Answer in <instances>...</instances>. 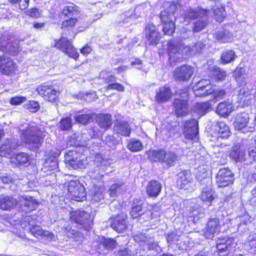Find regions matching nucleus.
<instances>
[{
	"label": "nucleus",
	"instance_id": "5",
	"mask_svg": "<svg viewBox=\"0 0 256 256\" xmlns=\"http://www.w3.org/2000/svg\"><path fill=\"white\" fill-rule=\"evenodd\" d=\"M147 153L150 160L160 162L168 168L174 166L178 160V156L176 154L162 149L148 150Z\"/></svg>",
	"mask_w": 256,
	"mask_h": 256
},
{
	"label": "nucleus",
	"instance_id": "38",
	"mask_svg": "<svg viewBox=\"0 0 256 256\" xmlns=\"http://www.w3.org/2000/svg\"><path fill=\"white\" fill-rule=\"evenodd\" d=\"M210 108L211 104L208 102L196 103L194 106V111L200 116L205 114Z\"/></svg>",
	"mask_w": 256,
	"mask_h": 256
},
{
	"label": "nucleus",
	"instance_id": "53",
	"mask_svg": "<svg viewBox=\"0 0 256 256\" xmlns=\"http://www.w3.org/2000/svg\"><path fill=\"white\" fill-rule=\"evenodd\" d=\"M64 232L66 234L68 238H75L78 235V232L74 229H72L70 226L64 228Z\"/></svg>",
	"mask_w": 256,
	"mask_h": 256
},
{
	"label": "nucleus",
	"instance_id": "46",
	"mask_svg": "<svg viewBox=\"0 0 256 256\" xmlns=\"http://www.w3.org/2000/svg\"><path fill=\"white\" fill-rule=\"evenodd\" d=\"M210 70L214 72V75L219 81H222L225 80L227 74L225 70H221L216 66H211Z\"/></svg>",
	"mask_w": 256,
	"mask_h": 256
},
{
	"label": "nucleus",
	"instance_id": "37",
	"mask_svg": "<svg viewBox=\"0 0 256 256\" xmlns=\"http://www.w3.org/2000/svg\"><path fill=\"white\" fill-rule=\"evenodd\" d=\"M142 200L138 199L133 201L130 211V214L133 218H136L142 214Z\"/></svg>",
	"mask_w": 256,
	"mask_h": 256
},
{
	"label": "nucleus",
	"instance_id": "1",
	"mask_svg": "<svg viewBox=\"0 0 256 256\" xmlns=\"http://www.w3.org/2000/svg\"><path fill=\"white\" fill-rule=\"evenodd\" d=\"M20 40L8 36L0 38V72L4 74H13L16 68V63L4 54L14 56L18 54L20 49Z\"/></svg>",
	"mask_w": 256,
	"mask_h": 256
},
{
	"label": "nucleus",
	"instance_id": "61",
	"mask_svg": "<svg viewBox=\"0 0 256 256\" xmlns=\"http://www.w3.org/2000/svg\"><path fill=\"white\" fill-rule=\"evenodd\" d=\"M250 156L255 158L256 157V140L252 142L250 146L248 148Z\"/></svg>",
	"mask_w": 256,
	"mask_h": 256
},
{
	"label": "nucleus",
	"instance_id": "17",
	"mask_svg": "<svg viewBox=\"0 0 256 256\" xmlns=\"http://www.w3.org/2000/svg\"><path fill=\"white\" fill-rule=\"evenodd\" d=\"M194 73L193 68L188 65L176 68L174 71V78L176 81L184 82L190 80Z\"/></svg>",
	"mask_w": 256,
	"mask_h": 256
},
{
	"label": "nucleus",
	"instance_id": "18",
	"mask_svg": "<svg viewBox=\"0 0 256 256\" xmlns=\"http://www.w3.org/2000/svg\"><path fill=\"white\" fill-rule=\"evenodd\" d=\"M192 182V178L190 172L182 171L178 173L176 185L178 188L188 190Z\"/></svg>",
	"mask_w": 256,
	"mask_h": 256
},
{
	"label": "nucleus",
	"instance_id": "16",
	"mask_svg": "<svg viewBox=\"0 0 256 256\" xmlns=\"http://www.w3.org/2000/svg\"><path fill=\"white\" fill-rule=\"evenodd\" d=\"M216 183L218 187H225L232 184L234 175L230 170L227 168H222L219 170L216 176Z\"/></svg>",
	"mask_w": 256,
	"mask_h": 256
},
{
	"label": "nucleus",
	"instance_id": "50",
	"mask_svg": "<svg viewBox=\"0 0 256 256\" xmlns=\"http://www.w3.org/2000/svg\"><path fill=\"white\" fill-rule=\"evenodd\" d=\"M147 7L148 4L146 3H142L138 5L134 10L135 14L139 16L144 14L147 10Z\"/></svg>",
	"mask_w": 256,
	"mask_h": 256
},
{
	"label": "nucleus",
	"instance_id": "43",
	"mask_svg": "<svg viewBox=\"0 0 256 256\" xmlns=\"http://www.w3.org/2000/svg\"><path fill=\"white\" fill-rule=\"evenodd\" d=\"M212 14L216 21L221 22L226 16L224 8L223 6H216L213 9Z\"/></svg>",
	"mask_w": 256,
	"mask_h": 256
},
{
	"label": "nucleus",
	"instance_id": "39",
	"mask_svg": "<svg viewBox=\"0 0 256 256\" xmlns=\"http://www.w3.org/2000/svg\"><path fill=\"white\" fill-rule=\"evenodd\" d=\"M237 58L234 51L229 50L222 52L220 56L222 63L226 64L234 62Z\"/></svg>",
	"mask_w": 256,
	"mask_h": 256
},
{
	"label": "nucleus",
	"instance_id": "40",
	"mask_svg": "<svg viewBox=\"0 0 256 256\" xmlns=\"http://www.w3.org/2000/svg\"><path fill=\"white\" fill-rule=\"evenodd\" d=\"M217 126L219 138H228L230 136V128L224 122H218L217 123Z\"/></svg>",
	"mask_w": 256,
	"mask_h": 256
},
{
	"label": "nucleus",
	"instance_id": "12",
	"mask_svg": "<svg viewBox=\"0 0 256 256\" xmlns=\"http://www.w3.org/2000/svg\"><path fill=\"white\" fill-rule=\"evenodd\" d=\"M207 174L206 172H203L202 176L200 174V172L196 174V178L202 184L204 180V184L206 183L207 186L202 188V192L200 196L201 200L204 202H211L214 199V192L210 186L208 184L210 182V178L206 176Z\"/></svg>",
	"mask_w": 256,
	"mask_h": 256
},
{
	"label": "nucleus",
	"instance_id": "22",
	"mask_svg": "<svg viewBox=\"0 0 256 256\" xmlns=\"http://www.w3.org/2000/svg\"><path fill=\"white\" fill-rule=\"evenodd\" d=\"M248 70V68L242 64H240L234 70L233 76L240 86H242L246 84Z\"/></svg>",
	"mask_w": 256,
	"mask_h": 256
},
{
	"label": "nucleus",
	"instance_id": "33",
	"mask_svg": "<svg viewBox=\"0 0 256 256\" xmlns=\"http://www.w3.org/2000/svg\"><path fill=\"white\" fill-rule=\"evenodd\" d=\"M252 96H250L248 88H240L238 94V98L242 106L248 105L250 103Z\"/></svg>",
	"mask_w": 256,
	"mask_h": 256
},
{
	"label": "nucleus",
	"instance_id": "10",
	"mask_svg": "<svg viewBox=\"0 0 256 256\" xmlns=\"http://www.w3.org/2000/svg\"><path fill=\"white\" fill-rule=\"evenodd\" d=\"M82 155L76 150H70L64 156L66 164L73 169L84 168L86 162L82 160Z\"/></svg>",
	"mask_w": 256,
	"mask_h": 256
},
{
	"label": "nucleus",
	"instance_id": "9",
	"mask_svg": "<svg viewBox=\"0 0 256 256\" xmlns=\"http://www.w3.org/2000/svg\"><path fill=\"white\" fill-rule=\"evenodd\" d=\"M70 218L72 221L82 226L86 230H88L92 224V218L89 213L84 210L72 212Z\"/></svg>",
	"mask_w": 256,
	"mask_h": 256
},
{
	"label": "nucleus",
	"instance_id": "48",
	"mask_svg": "<svg viewBox=\"0 0 256 256\" xmlns=\"http://www.w3.org/2000/svg\"><path fill=\"white\" fill-rule=\"evenodd\" d=\"M72 126V119L70 117H66L61 120L60 122V128L62 130H68Z\"/></svg>",
	"mask_w": 256,
	"mask_h": 256
},
{
	"label": "nucleus",
	"instance_id": "56",
	"mask_svg": "<svg viewBox=\"0 0 256 256\" xmlns=\"http://www.w3.org/2000/svg\"><path fill=\"white\" fill-rule=\"evenodd\" d=\"M78 20L76 18H71L70 19L64 20L62 24V28L69 30L72 28L76 24Z\"/></svg>",
	"mask_w": 256,
	"mask_h": 256
},
{
	"label": "nucleus",
	"instance_id": "7",
	"mask_svg": "<svg viewBox=\"0 0 256 256\" xmlns=\"http://www.w3.org/2000/svg\"><path fill=\"white\" fill-rule=\"evenodd\" d=\"M237 245V240L233 238H223L218 240L216 248L219 256H227L231 254Z\"/></svg>",
	"mask_w": 256,
	"mask_h": 256
},
{
	"label": "nucleus",
	"instance_id": "26",
	"mask_svg": "<svg viewBox=\"0 0 256 256\" xmlns=\"http://www.w3.org/2000/svg\"><path fill=\"white\" fill-rule=\"evenodd\" d=\"M214 38L220 43H227L232 41L233 34L226 28H221L213 34Z\"/></svg>",
	"mask_w": 256,
	"mask_h": 256
},
{
	"label": "nucleus",
	"instance_id": "24",
	"mask_svg": "<svg viewBox=\"0 0 256 256\" xmlns=\"http://www.w3.org/2000/svg\"><path fill=\"white\" fill-rule=\"evenodd\" d=\"M18 200L12 196L2 195L0 196V209L10 210L18 206Z\"/></svg>",
	"mask_w": 256,
	"mask_h": 256
},
{
	"label": "nucleus",
	"instance_id": "36",
	"mask_svg": "<svg viewBox=\"0 0 256 256\" xmlns=\"http://www.w3.org/2000/svg\"><path fill=\"white\" fill-rule=\"evenodd\" d=\"M208 10L204 9L198 8L196 10H194L192 8L188 10L184 16L185 20L186 19H196L198 18L202 15L206 16Z\"/></svg>",
	"mask_w": 256,
	"mask_h": 256
},
{
	"label": "nucleus",
	"instance_id": "15",
	"mask_svg": "<svg viewBox=\"0 0 256 256\" xmlns=\"http://www.w3.org/2000/svg\"><path fill=\"white\" fill-rule=\"evenodd\" d=\"M250 116L246 112L237 114L235 116L234 126L235 128L238 130H242L243 132H252L254 128L248 127Z\"/></svg>",
	"mask_w": 256,
	"mask_h": 256
},
{
	"label": "nucleus",
	"instance_id": "8",
	"mask_svg": "<svg viewBox=\"0 0 256 256\" xmlns=\"http://www.w3.org/2000/svg\"><path fill=\"white\" fill-rule=\"evenodd\" d=\"M36 90L44 100L50 102H55L59 95V92L50 82H44L39 86Z\"/></svg>",
	"mask_w": 256,
	"mask_h": 256
},
{
	"label": "nucleus",
	"instance_id": "58",
	"mask_svg": "<svg viewBox=\"0 0 256 256\" xmlns=\"http://www.w3.org/2000/svg\"><path fill=\"white\" fill-rule=\"evenodd\" d=\"M104 141L106 144L110 147L114 146L118 143V142L112 136H106Z\"/></svg>",
	"mask_w": 256,
	"mask_h": 256
},
{
	"label": "nucleus",
	"instance_id": "11",
	"mask_svg": "<svg viewBox=\"0 0 256 256\" xmlns=\"http://www.w3.org/2000/svg\"><path fill=\"white\" fill-rule=\"evenodd\" d=\"M68 190L71 198L74 200L81 202L86 198V193L84 188L78 181H70L68 184Z\"/></svg>",
	"mask_w": 256,
	"mask_h": 256
},
{
	"label": "nucleus",
	"instance_id": "4",
	"mask_svg": "<svg viewBox=\"0 0 256 256\" xmlns=\"http://www.w3.org/2000/svg\"><path fill=\"white\" fill-rule=\"evenodd\" d=\"M178 4L176 2L170 3L168 7L160 14V18L163 24V31L166 34H172L175 30L174 14L178 10Z\"/></svg>",
	"mask_w": 256,
	"mask_h": 256
},
{
	"label": "nucleus",
	"instance_id": "54",
	"mask_svg": "<svg viewBox=\"0 0 256 256\" xmlns=\"http://www.w3.org/2000/svg\"><path fill=\"white\" fill-rule=\"evenodd\" d=\"M104 88L106 90H116L120 92H123L124 89L123 85L116 82L110 84L108 86L104 87Z\"/></svg>",
	"mask_w": 256,
	"mask_h": 256
},
{
	"label": "nucleus",
	"instance_id": "59",
	"mask_svg": "<svg viewBox=\"0 0 256 256\" xmlns=\"http://www.w3.org/2000/svg\"><path fill=\"white\" fill-rule=\"evenodd\" d=\"M196 84H198V86L199 88H204L205 89L212 88L209 80H202Z\"/></svg>",
	"mask_w": 256,
	"mask_h": 256
},
{
	"label": "nucleus",
	"instance_id": "21",
	"mask_svg": "<svg viewBox=\"0 0 256 256\" xmlns=\"http://www.w3.org/2000/svg\"><path fill=\"white\" fill-rule=\"evenodd\" d=\"M20 146L19 141L15 138H7L0 147V156H9L10 152Z\"/></svg>",
	"mask_w": 256,
	"mask_h": 256
},
{
	"label": "nucleus",
	"instance_id": "25",
	"mask_svg": "<svg viewBox=\"0 0 256 256\" xmlns=\"http://www.w3.org/2000/svg\"><path fill=\"white\" fill-rule=\"evenodd\" d=\"M127 215L125 213H122L116 216L111 223V227L118 232H122L126 228V219Z\"/></svg>",
	"mask_w": 256,
	"mask_h": 256
},
{
	"label": "nucleus",
	"instance_id": "19",
	"mask_svg": "<svg viewBox=\"0 0 256 256\" xmlns=\"http://www.w3.org/2000/svg\"><path fill=\"white\" fill-rule=\"evenodd\" d=\"M220 225L218 218H212L207 223V226L204 230V236L208 239L213 238L215 234L219 233Z\"/></svg>",
	"mask_w": 256,
	"mask_h": 256
},
{
	"label": "nucleus",
	"instance_id": "6",
	"mask_svg": "<svg viewBox=\"0 0 256 256\" xmlns=\"http://www.w3.org/2000/svg\"><path fill=\"white\" fill-rule=\"evenodd\" d=\"M182 98H176L173 102L174 112L178 116H182L187 115L190 112L188 104V94L187 90H182L180 94Z\"/></svg>",
	"mask_w": 256,
	"mask_h": 256
},
{
	"label": "nucleus",
	"instance_id": "3",
	"mask_svg": "<svg viewBox=\"0 0 256 256\" xmlns=\"http://www.w3.org/2000/svg\"><path fill=\"white\" fill-rule=\"evenodd\" d=\"M21 136L24 141L36 148H38L42 145L45 132L44 128H40L34 124H30L24 130L20 128Z\"/></svg>",
	"mask_w": 256,
	"mask_h": 256
},
{
	"label": "nucleus",
	"instance_id": "34",
	"mask_svg": "<svg viewBox=\"0 0 256 256\" xmlns=\"http://www.w3.org/2000/svg\"><path fill=\"white\" fill-rule=\"evenodd\" d=\"M162 186L160 182L152 181L147 186V193L150 196H158L161 191Z\"/></svg>",
	"mask_w": 256,
	"mask_h": 256
},
{
	"label": "nucleus",
	"instance_id": "45",
	"mask_svg": "<svg viewBox=\"0 0 256 256\" xmlns=\"http://www.w3.org/2000/svg\"><path fill=\"white\" fill-rule=\"evenodd\" d=\"M128 148L132 152L140 151L143 148L142 142L139 140L132 139L128 144Z\"/></svg>",
	"mask_w": 256,
	"mask_h": 256
},
{
	"label": "nucleus",
	"instance_id": "27",
	"mask_svg": "<svg viewBox=\"0 0 256 256\" xmlns=\"http://www.w3.org/2000/svg\"><path fill=\"white\" fill-rule=\"evenodd\" d=\"M114 131L118 134L125 136H130L131 129L129 124L125 121H118L114 124Z\"/></svg>",
	"mask_w": 256,
	"mask_h": 256
},
{
	"label": "nucleus",
	"instance_id": "57",
	"mask_svg": "<svg viewBox=\"0 0 256 256\" xmlns=\"http://www.w3.org/2000/svg\"><path fill=\"white\" fill-rule=\"evenodd\" d=\"M246 245L251 248H256V234L250 235L248 238Z\"/></svg>",
	"mask_w": 256,
	"mask_h": 256
},
{
	"label": "nucleus",
	"instance_id": "42",
	"mask_svg": "<svg viewBox=\"0 0 256 256\" xmlns=\"http://www.w3.org/2000/svg\"><path fill=\"white\" fill-rule=\"evenodd\" d=\"M124 183L122 182L114 184L111 186L108 194L111 197H115L120 194L123 190Z\"/></svg>",
	"mask_w": 256,
	"mask_h": 256
},
{
	"label": "nucleus",
	"instance_id": "28",
	"mask_svg": "<svg viewBox=\"0 0 256 256\" xmlns=\"http://www.w3.org/2000/svg\"><path fill=\"white\" fill-rule=\"evenodd\" d=\"M230 157L236 162H243L246 160V153L239 145L232 147L230 153Z\"/></svg>",
	"mask_w": 256,
	"mask_h": 256
},
{
	"label": "nucleus",
	"instance_id": "20",
	"mask_svg": "<svg viewBox=\"0 0 256 256\" xmlns=\"http://www.w3.org/2000/svg\"><path fill=\"white\" fill-rule=\"evenodd\" d=\"M146 36L149 44L156 45L161 38L160 34L156 26L148 24L146 27Z\"/></svg>",
	"mask_w": 256,
	"mask_h": 256
},
{
	"label": "nucleus",
	"instance_id": "51",
	"mask_svg": "<svg viewBox=\"0 0 256 256\" xmlns=\"http://www.w3.org/2000/svg\"><path fill=\"white\" fill-rule=\"evenodd\" d=\"M184 131L186 137L190 140L194 139L198 134V128L196 127H194V129H185Z\"/></svg>",
	"mask_w": 256,
	"mask_h": 256
},
{
	"label": "nucleus",
	"instance_id": "29",
	"mask_svg": "<svg viewBox=\"0 0 256 256\" xmlns=\"http://www.w3.org/2000/svg\"><path fill=\"white\" fill-rule=\"evenodd\" d=\"M32 234L36 238H46L48 240H52L54 234L47 230H44L40 226H33L30 228Z\"/></svg>",
	"mask_w": 256,
	"mask_h": 256
},
{
	"label": "nucleus",
	"instance_id": "44",
	"mask_svg": "<svg viewBox=\"0 0 256 256\" xmlns=\"http://www.w3.org/2000/svg\"><path fill=\"white\" fill-rule=\"evenodd\" d=\"M193 92L196 96H205L211 94H212L214 92V88H208L205 89L204 88H199L198 84H196L193 88Z\"/></svg>",
	"mask_w": 256,
	"mask_h": 256
},
{
	"label": "nucleus",
	"instance_id": "55",
	"mask_svg": "<svg viewBox=\"0 0 256 256\" xmlns=\"http://www.w3.org/2000/svg\"><path fill=\"white\" fill-rule=\"evenodd\" d=\"M104 246L108 250H112L116 248V242L113 239H104L102 242Z\"/></svg>",
	"mask_w": 256,
	"mask_h": 256
},
{
	"label": "nucleus",
	"instance_id": "41",
	"mask_svg": "<svg viewBox=\"0 0 256 256\" xmlns=\"http://www.w3.org/2000/svg\"><path fill=\"white\" fill-rule=\"evenodd\" d=\"M62 14L67 17H73L78 14V7L73 4L64 7L62 10Z\"/></svg>",
	"mask_w": 256,
	"mask_h": 256
},
{
	"label": "nucleus",
	"instance_id": "49",
	"mask_svg": "<svg viewBox=\"0 0 256 256\" xmlns=\"http://www.w3.org/2000/svg\"><path fill=\"white\" fill-rule=\"evenodd\" d=\"M78 99L84 100L86 101H90L91 99L96 100L97 98L96 94L94 92L90 93H80L77 96Z\"/></svg>",
	"mask_w": 256,
	"mask_h": 256
},
{
	"label": "nucleus",
	"instance_id": "63",
	"mask_svg": "<svg viewBox=\"0 0 256 256\" xmlns=\"http://www.w3.org/2000/svg\"><path fill=\"white\" fill-rule=\"evenodd\" d=\"M26 98L22 96H16L11 98L10 103L12 105H18L26 100Z\"/></svg>",
	"mask_w": 256,
	"mask_h": 256
},
{
	"label": "nucleus",
	"instance_id": "35",
	"mask_svg": "<svg viewBox=\"0 0 256 256\" xmlns=\"http://www.w3.org/2000/svg\"><path fill=\"white\" fill-rule=\"evenodd\" d=\"M96 122L102 128L107 129L112 124V116L109 114H102L97 116Z\"/></svg>",
	"mask_w": 256,
	"mask_h": 256
},
{
	"label": "nucleus",
	"instance_id": "2",
	"mask_svg": "<svg viewBox=\"0 0 256 256\" xmlns=\"http://www.w3.org/2000/svg\"><path fill=\"white\" fill-rule=\"evenodd\" d=\"M205 44L199 41L192 46H185L182 42L170 41L168 43L167 52L171 64L182 62L187 56H192L201 52Z\"/></svg>",
	"mask_w": 256,
	"mask_h": 256
},
{
	"label": "nucleus",
	"instance_id": "32",
	"mask_svg": "<svg viewBox=\"0 0 256 256\" xmlns=\"http://www.w3.org/2000/svg\"><path fill=\"white\" fill-rule=\"evenodd\" d=\"M232 110V104L226 102L219 104L216 108V112L223 117L228 116Z\"/></svg>",
	"mask_w": 256,
	"mask_h": 256
},
{
	"label": "nucleus",
	"instance_id": "30",
	"mask_svg": "<svg viewBox=\"0 0 256 256\" xmlns=\"http://www.w3.org/2000/svg\"><path fill=\"white\" fill-rule=\"evenodd\" d=\"M10 160V162L16 166L24 165L28 163L30 156L26 153L20 152L12 155Z\"/></svg>",
	"mask_w": 256,
	"mask_h": 256
},
{
	"label": "nucleus",
	"instance_id": "64",
	"mask_svg": "<svg viewBox=\"0 0 256 256\" xmlns=\"http://www.w3.org/2000/svg\"><path fill=\"white\" fill-rule=\"evenodd\" d=\"M213 93H214V97L216 99L222 98L225 96L226 94V92L223 90H218L216 91L214 90Z\"/></svg>",
	"mask_w": 256,
	"mask_h": 256
},
{
	"label": "nucleus",
	"instance_id": "14",
	"mask_svg": "<svg viewBox=\"0 0 256 256\" xmlns=\"http://www.w3.org/2000/svg\"><path fill=\"white\" fill-rule=\"evenodd\" d=\"M55 47L74 60H76L79 56L78 53L76 51L71 42L65 38H62L60 39L56 44Z\"/></svg>",
	"mask_w": 256,
	"mask_h": 256
},
{
	"label": "nucleus",
	"instance_id": "31",
	"mask_svg": "<svg viewBox=\"0 0 256 256\" xmlns=\"http://www.w3.org/2000/svg\"><path fill=\"white\" fill-rule=\"evenodd\" d=\"M212 12L210 10L207 12L206 16L202 15L194 24L193 30L194 32H199L202 30L208 24V18L210 16H212Z\"/></svg>",
	"mask_w": 256,
	"mask_h": 256
},
{
	"label": "nucleus",
	"instance_id": "52",
	"mask_svg": "<svg viewBox=\"0 0 256 256\" xmlns=\"http://www.w3.org/2000/svg\"><path fill=\"white\" fill-rule=\"evenodd\" d=\"M39 108V104L34 100L30 101L26 104V108L30 112H35L38 110Z\"/></svg>",
	"mask_w": 256,
	"mask_h": 256
},
{
	"label": "nucleus",
	"instance_id": "60",
	"mask_svg": "<svg viewBox=\"0 0 256 256\" xmlns=\"http://www.w3.org/2000/svg\"><path fill=\"white\" fill-rule=\"evenodd\" d=\"M194 127L198 128V123L196 120L192 119L186 122L184 125V130L187 128L194 129Z\"/></svg>",
	"mask_w": 256,
	"mask_h": 256
},
{
	"label": "nucleus",
	"instance_id": "62",
	"mask_svg": "<svg viewBox=\"0 0 256 256\" xmlns=\"http://www.w3.org/2000/svg\"><path fill=\"white\" fill-rule=\"evenodd\" d=\"M27 14L32 18H38L40 16V10L36 8H32L26 11Z\"/></svg>",
	"mask_w": 256,
	"mask_h": 256
},
{
	"label": "nucleus",
	"instance_id": "47",
	"mask_svg": "<svg viewBox=\"0 0 256 256\" xmlns=\"http://www.w3.org/2000/svg\"><path fill=\"white\" fill-rule=\"evenodd\" d=\"M92 114H82L75 116L76 120L80 124H86L92 119Z\"/></svg>",
	"mask_w": 256,
	"mask_h": 256
},
{
	"label": "nucleus",
	"instance_id": "23",
	"mask_svg": "<svg viewBox=\"0 0 256 256\" xmlns=\"http://www.w3.org/2000/svg\"><path fill=\"white\" fill-rule=\"evenodd\" d=\"M172 96V92L168 86L160 87L156 90L155 100L158 103H164L168 102Z\"/></svg>",
	"mask_w": 256,
	"mask_h": 256
},
{
	"label": "nucleus",
	"instance_id": "13",
	"mask_svg": "<svg viewBox=\"0 0 256 256\" xmlns=\"http://www.w3.org/2000/svg\"><path fill=\"white\" fill-rule=\"evenodd\" d=\"M18 206L22 212L26 213L30 212L36 210L38 208V202L34 197L23 194L18 197Z\"/></svg>",
	"mask_w": 256,
	"mask_h": 256
}]
</instances>
